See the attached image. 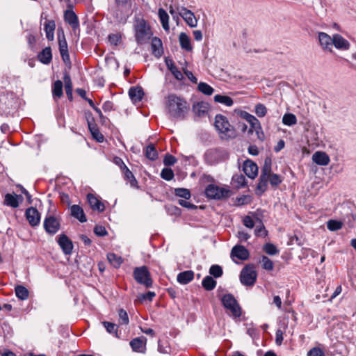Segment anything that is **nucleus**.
I'll return each mask as SVG.
<instances>
[{
	"mask_svg": "<svg viewBox=\"0 0 356 356\" xmlns=\"http://www.w3.org/2000/svg\"><path fill=\"white\" fill-rule=\"evenodd\" d=\"M156 294L153 291H148L145 293L139 294L138 296V299L140 302H143L145 300L152 301L154 297H155Z\"/></svg>",
	"mask_w": 356,
	"mask_h": 356,
	"instance_id": "6e6d98bb",
	"label": "nucleus"
},
{
	"mask_svg": "<svg viewBox=\"0 0 356 356\" xmlns=\"http://www.w3.org/2000/svg\"><path fill=\"white\" fill-rule=\"evenodd\" d=\"M243 170L244 173L250 179H254L258 174L257 164L251 161H246L243 163Z\"/></svg>",
	"mask_w": 356,
	"mask_h": 356,
	"instance_id": "dca6fc26",
	"label": "nucleus"
},
{
	"mask_svg": "<svg viewBox=\"0 0 356 356\" xmlns=\"http://www.w3.org/2000/svg\"><path fill=\"white\" fill-rule=\"evenodd\" d=\"M144 92L141 88H131L129 90V95L134 102H138L143 99Z\"/></svg>",
	"mask_w": 356,
	"mask_h": 356,
	"instance_id": "7c9ffc66",
	"label": "nucleus"
},
{
	"mask_svg": "<svg viewBox=\"0 0 356 356\" xmlns=\"http://www.w3.org/2000/svg\"><path fill=\"white\" fill-rule=\"evenodd\" d=\"M151 48L152 54L156 57H160L163 53L161 40L157 37L152 38Z\"/></svg>",
	"mask_w": 356,
	"mask_h": 356,
	"instance_id": "4be33fe9",
	"label": "nucleus"
},
{
	"mask_svg": "<svg viewBox=\"0 0 356 356\" xmlns=\"http://www.w3.org/2000/svg\"><path fill=\"white\" fill-rule=\"evenodd\" d=\"M179 41L181 49L187 51H191L193 50L191 39L186 33L181 32L179 34Z\"/></svg>",
	"mask_w": 356,
	"mask_h": 356,
	"instance_id": "cd10ccee",
	"label": "nucleus"
},
{
	"mask_svg": "<svg viewBox=\"0 0 356 356\" xmlns=\"http://www.w3.org/2000/svg\"><path fill=\"white\" fill-rule=\"evenodd\" d=\"M89 129L91 131V133L93 136V137L98 141V142H102L104 140V136L100 134L97 129L92 130L90 127V124L88 123Z\"/></svg>",
	"mask_w": 356,
	"mask_h": 356,
	"instance_id": "0e129e2a",
	"label": "nucleus"
},
{
	"mask_svg": "<svg viewBox=\"0 0 356 356\" xmlns=\"http://www.w3.org/2000/svg\"><path fill=\"white\" fill-rule=\"evenodd\" d=\"M52 94L54 97L60 98L63 95V83L60 80L54 82L52 87Z\"/></svg>",
	"mask_w": 356,
	"mask_h": 356,
	"instance_id": "4c0bfd02",
	"label": "nucleus"
},
{
	"mask_svg": "<svg viewBox=\"0 0 356 356\" xmlns=\"http://www.w3.org/2000/svg\"><path fill=\"white\" fill-rule=\"evenodd\" d=\"M94 232L98 236H104L107 234V231L103 226H96L94 228Z\"/></svg>",
	"mask_w": 356,
	"mask_h": 356,
	"instance_id": "338daca9",
	"label": "nucleus"
},
{
	"mask_svg": "<svg viewBox=\"0 0 356 356\" xmlns=\"http://www.w3.org/2000/svg\"><path fill=\"white\" fill-rule=\"evenodd\" d=\"M119 322L120 324L127 325L129 320L127 312L123 309H120L118 311Z\"/></svg>",
	"mask_w": 356,
	"mask_h": 356,
	"instance_id": "3c124183",
	"label": "nucleus"
},
{
	"mask_svg": "<svg viewBox=\"0 0 356 356\" xmlns=\"http://www.w3.org/2000/svg\"><path fill=\"white\" fill-rule=\"evenodd\" d=\"M214 126L222 139L234 138L236 136L235 129L229 124L227 118L221 114L216 115Z\"/></svg>",
	"mask_w": 356,
	"mask_h": 356,
	"instance_id": "f03ea898",
	"label": "nucleus"
},
{
	"mask_svg": "<svg viewBox=\"0 0 356 356\" xmlns=\"http://www.w3.org/2000/svg\"><path fill=\"white\" fill-rule=\"evenodd\" d=\"M56 24L54 20H46L44 24V30L48 40L52 41L54 38Z\"/></svg>",
	"mask_w": 356,
	"mask_h": 356,
	"instance_id": "393cba45",
	"label": "nucleus"
},
{
	"mask_svg": "<svg viewBox=\"0 0 356 356\" xmlns=\"http://www.w3.org/2000/svg\"><path fill=\"white\" fill-rule=\"evenodd\" d=\"M57 241L65 254H70L72 253L73 244L72 241L65 234H60Z\"/></svg>",
	"mask_w": 356,
	"mask_h": 356,
	"instance_id": "ddd939ff",
	"label": "nucleus"
},
{
	"mask_svg": "<svg viewBox=\"0 0 356 356\" xmlns=\"http://www.w3.org/2000/svg\"><path fill=\"white\" fill-rule=\"evenodd\" d=\"M158 15L161 23L163 29L165 31H168L170 29L169 26V15L167 12L162 8L158 10Z\"/></svg>",
	"mask_w": 356,
	"mask_h": 356,
	"instance_id": "c756f323",
	"label": "nucleus"
},
{
	"mask_svg": "<svg viewBox=\"0 0 356 356\" xmlns=\"http://www.w3.org/2000/svg\"><path fill=\"white\" fill-rule=\"evenodd\" d=\"M343 223L341 221L336 220H329L327 222V227L330 231H337L341 229Z\"/></svg>",
	"mask_w": 356,
	"mask_h": 356,
	"instance_id": "a18cd8bd",
	"label": "nucleus"
},
{
	"mask_svg": "<svg viewBox=\"0 0 356 356\" xmlns=\"http://www.w3.org/2000/svg\"><path fill=\"white\" fill-rule=\"evenodd\" d=\"M262 266L267 270H272L273 269V261L266 256H263L261 258Z\"/></svg>",
	"mask_w": 356,
	"mask_h": 356,
	"instance_id": "4d7b16f0",
	"label": "nucleus"
},
{
	"mask_svg": "<svg viewBox=\"0 0 356 356\" xmlns=\"http://www.w3.org/2000/svg\"><path fill=\"white\" fill-rule=\"evenodd\" d=\"M65 21L68 23L74 31L79 29V22L78 17L75 13L70 10H67L64 14Z\"/></svg>",
	"mask_w": 356,
	"mask_h": 356,
	"instance_id": "f3484780",
	"label": "nucleus"
},
{
	"mask_svg": "<svg viewBox=\"0 0 356 356\" xmlns=\"http://www.w3.org/2000/svg\"><path fill=\"white\" fill-rule=\"evenodd\" d=\"M230 256L235 262H236L235 259L244 261L248 259L249 252L244 246L237 245L232 248Z\"/></svg>",
	"mask_w": 356,
	"mask_h": 356,
	"instance_id": "9b49d317",
	"label": "nucleus"
},
{
	"mask_svg": "<svg viewBox=\"0 0 356 356\" xmlns=\"http://www.w3.org/2000/svg\"><path fill=\"white\" fill-rule=\"evenodd\" d=\"M243 118L248 122L250 124V129L249 130L250 133H252L253 131L258 132L259 130L261 129V127L259 121L252 115L245 112L243 114Z\"/></svg>",
	"mask_w": 356,
	"mask_h": 356,
	"instance_id": "412c9836",
	"label": "nucleus"
},
{
	"mask_svg": "<svg viewBox=\"0 0 356 356\" xmlns=\"http://www.w3.org/2000/svg\"><path fill=\"white\" fill-rule=\"evenodd\" d=\"M107 259L111 264L116 268H119L123 262L122 257L114 253H108Z\"/></svg>",
	"mask_w": 356,
	"mask_h": 356,
	"instance_id": "72a5a7b5",
	"label": "nucleus"
},
{
	"mask_svg": "<svg viewBox=\"0 0 356 356\" xmlns=\"http://www.w3.org/2000/svg\"><path fill=\"white\" fill-rule=\"evenodd\" d=\"M25 216L26 220L32 227L37 226L40 223V214L34 207L28 208L26 210Z\"/></svg>",
	"mask_w": 356,
	"mask_h": 356,
	"instance_id": "4468645a",
	"label": "nucleus"
},
{
	"mask_svg": "<svg viewBox=\"0 0 356 356\" xmlns=\"http://www.w3.org/2000/svg\"><path fill=\"white\" fill-rule=\"evenodd\" d=\"M197 88L199 91L206 95H211L214 91L211 86L204 82H200L198 84Z\"/></svg>",
	"mask_w": 356,
	"mask_h": 356,
	"instance_id": "c03bdc74",
	"label": "nucleus"
},
{
	"mask_svg": "<svg viewBox=\"0 0 356 356\" xmlns=\"http://www.w3.org/2000/svg\"><path fill=\"white\" fill-rule=\"evenodd\" d=\"M194 278V272L193 270H186L181 272L177 275V280L181 284H187Z\"/></svg>",
	"mask_w": 356,
	"mask_h": 356,
	"instance_id": "bb28decb",
	"label": "nucleus"
},
{
	"mask_svg": "<svg viewBox=\"0 0 356 356\" xmlns=\"http://www.w3.org/2000/svg\"><path fill=\"white\" fill-rule=\"evenodd\" d=\"M243 225L248 228L252 229L254 226L253 219L249 216H246L244 217V218L243 219Z\"/></svg>",
	"mask_w": 356,
	"mask_h": 356,
	"instance_id": "69168bd1",
	"label": "nucleus"
},
{
	"mask_svg": "<svg viewBox=\"0 0 356 356\" xmlns=\"http://www.w3.org/2000/svg\"><path fill=\"white\" fill-rule=\"evenodd\" d=\"M59 51L61 56V58L65 63L70 62V54L68 52V46L60 47Z\"/></svg>",
	"mask_w": 356,
	"mask_h": 356,
	"instance_id": "864d4df0",
	"label": "nucleus"
},
{
	"mask_svg": "<svg viewBox=\"0 0 356 356\" xmlns=\"http://www.w3.org/2000/svg\"><path fill=\"white\" fill-rule=\"evenodd\" d=\"M108 41L111 44L118 45L121 42V35L119 34H110L108 37Z\"/></svg>",
	"mask_w": 356,
	"mask_h": 356,
	"instance_id": "680f3d73",
	"label": "nucleus"
},
{
	"mask_svg": "<svg viewBox=\"0 0 356 356\" xmlns=\"http://www.w3.org/2000/svg\"><path fill=\"white\" fill-rule=\"evenodd\" d=\"M178 14L183 18L185 22L191 28L196 27L197 20L194 13L185 7L177 8Z\"/></svg>",
	"mask_w": 356,
	"mask_h": 356,
	"instance_id": "1a4fd4ad",
	"label": "nucleus"
},
{
	"mask_svg": "<svg viewBox=\"0 0 356 356\" xmlns=\"http://www.w3.org/2000/svg\"><path fill=\"white\" fill-rule=\"evenodd\" d=\"M167 113L171 119L183 120L189 110L186 100L175 94L169 95L165 102Z\"/></svg>",
	"mask_w": 356,
	"mask_h": 356,
	"instance_id": "f257e3e1",
	"label": "nucleus"
},
{
	"mask_svg": "<svg viewBox=\"0 0 356 356\" xmlns=\"http://www.w3.org/2000/svg\"><path fill=\"white\" fill-rule=\"evenodd\" d=\"M22 200L23 197L20 195L7 193L5 195L4 204L13 208H17L19 207V201Z\"/></svg>",
	"mask_w": 356,
	"mask_h": 356,
	"instance_id": "aec40b11",
	"label": "nucleus"
},
{
	"mask_svg": "<svg viewBox=\"0 0 356 356\" xmlns=\"http://www.w3.org/2000/svg\"><path fill=\"white\" fill-rule=\"evenodd\" d=\"M58 46L65 47L67 45L64 32L62 29H58Z\"/></svg>",
	"mask_w": 356,
	"mask_h": 356,
	"instance_id": "bf43d9fd",
	"label": "nucleus"
},
{
	"mask_svg": "<svg viewBox=\"0 0 356 356\" xmlns=\"http://www.w3.org/2000/svg\"><path fill=\"white\" fill-rule=\"evenodd\" d=\"M64 81H65V89L66 95H67V98L69 99V100L72 101L73 99V95H72L73 89H72V83L70 76H68V75L65 76Z\"/></svg>",
	"mask_w": 356,
	"mask_h": 356,
	"instance_id": "c9c22d12",
	"label": "nucleus"
},
{
	"mask_svg": "<svg viewBox=\"0 0 356 356\" xmlns=\"http://www.w3.org/2000/svg\"><path fill=\"white\" fill-rule=\"evenodd\" d=\"M166 65L177 80L181 81L184 79L183 74L178 70V68L173 63H171V66H169V63L168 60H166Z\"/></svg>",
	"mask_w": 356,
	"mask_h": 356,
	"instance_id": "37998d69",
	"label": "nucleus"
},
{
	"mask_svg": "<svg viewBox=\"0 0 356 356\" xmlns=\"http://www.w3.org/2000/svg\"><path fill=\"white\" fill-rule=\"evenodd\" d=\"M268 181L272 186L276 187L282 183V179L280 175L272 173L269 175Z\"/></svg>",
	"mask_w": 356,
	"mask_h": 356,
	"instance_id": "de8ad7c7",
	"label": "nucleus"
},
{
	"mask_svg": "<svg viewBox=\"0 0 356 356\" xmlns=\"http://www.w3.org/2000/svg\"><path fill=\"white\" fill-rule=\"evenodd\" d=\"M15 292L16 296L21 300H25L29 298V292L28 289L24 286H16L15 288Z\"/></svg>",
	"mask_w": 356,
	"mask_h": 356,
	"instance_id": "2f4dec72",
	"label": "nucleus"
},
{
	"mask_svg": "<svg viewBox=\"0 0 356 356\" xmlns=\"http://www.w3.org/2000/svg\"><path fill=\"white\" fill-rule=\"evenodd\" d=\"M228 159V153L223 149H210L204 154L205 162L211 165H216Z\"/></svg>",
	"mask_w": 356,
	"mask_h": 356,
	"instance_id": "20e7f679",
	"label": "nucleus"
},
{
	"mask_svg": "<svg viewBox=\"0 0 356 356\" xmlns=\"http://www.w3.org/2000/svg\"><path fill=\"white\" fill-rule=\"evenodd\" d=\"M135 280L140 284L144 285L147 288L152 286V280L150 273L145 266L136 267L133 273Z\"/></svg>",
	"mask_w": 356,
	"mask_h": 356,
	"instance_id": "423d86ee",
	"label": "nucleus"
},
{
	"mask_svg": "<svg viewBox=\"0 0 356 356\" xmlns=\"http://www.w3.org/2000/svg\"><path fill=\"white\" fill-rule=\"evenodd\" d=\"M272 171V159L270 157H266L264 160V165L261 168V175L269 177Z\"/></svg>",
	"mask_w": 356,
	"mask_h": 356,
	"instance_id": "e433bc0d",
	"label": "nucleus"
},
{
	"mask_svg": "<svg viewBox=\"0 0 356 356\" xmlns=\"http://www.w3.org/2000/svg\"><path fill=\"white\" fill-rule=\"evenodd\" d=\"M145 156L152 161H154L158 158V152L153 145H149L146 147Z\"/></svg>",
	"mask_w": 356,
	"mask_h": 356,
	"instance_id": "a19ab883",
	"label": "nucleus"
},
{
	"mask_svg": "<svg viewBox=\"0 0 356 356\" xmlns=\"http://www.w3.org/2000/svg\"><path fill=\"white\" fill-rule=\"evenodd\" d=\"M257 280V273L252 265L245 266L240 273V281L245 286H252Z\"/></svg>",
	"mask_w": 356,
	"mask_h": 356,
	"instance_id": "0eeeda50",
	"label": "nucleus"
},
{
	"mask_svg": "<svg viewBox=\"0 0 356 356\" xmlns=\"http://www.w3.org/2000/svg\"><path fill=\"white\" fill-rule=\"evenodd\" d=\"M38 60L43 64H49L52 60V54L50 47H45L38 55Z\"/></svg>",
	"mask_w": 356,
	"mask_h": 356,
	"instance_id": "a878e982",
	"label": "nucleus"
},
{
	"mask_svg": "<svg viewBox=\"0 0 356 356\" xmlns=\"http://www.w3.org/2000/svg\"><path fill=\"white\" fill-rule=\"evenodd\" d=\"M87 200L90 208L94 211L102 212L105 209L104 204L93 194L89 193Z\"/></svg>",
	"mask_w": 356,
	"mask_h": 356,
	"instance_id": "a211bd4d",
	"label": "nucleus"
},
{
	"mask_svg": "<svg viewBox=\"0 0 356 356\" xmlns=\"http://www.w3.org/2000/svg\"><path fill=\"white\" fill-rule=\"evenodd\" d=\"M44 228L49 234H55L60 229V222L54 216H47L44 220Z\"/></svg>",
	"mask_w": 356,
	"mask_h": 356,
	"instance_id": "9d476101",
	"label": "nucleus"
},
{
	"mask_svg": "<svg viewBox=\"0 0 356 356\" xmlns=\"http://www.w3.org/2000/svg\"><path fill=\"white\" fill-rule=\"evenodd\" d=\"M145 338H135L130 341V346L134 351L144 353L145 350Z\"/></svg>",
	"mask_w": 356,
	"mask_h": 356,
	"instance_id": "5701e85b",
	"label": "nucleus"
},
{
	"mask_svg": "<svg viewBox=\"0 0 356 356\" xmlns=\"http://www.w3.org/2000/svg\"><path fill=\"white\" fill-rule=\"evenodd\" d=\"M209 273L214 277H220L222 275V269L218 265H212L209 269Z\"/></svg>",
	"mask_w": 356,
	"mask_h": 356,
	"instance_id": "603ef678",
	"label": "nucleus"
},
{
	"mask_svg": "<svg viewBox=\"0 0 356 356\" xmlns=\"http://www.w3.org/2000/svg\"><path fill=\"white\" fill-rule=\"evenodd\" d=\"M229 191L215 184H209L205 188L207 197L213 200H220L229 197Z\"/></svg>",
	"mask_w": 356,
	"mask_h": 356,
	"instance_id": "6e6552de",
	"label": "nucleus"
},
{
	"mask_svg": "<svg viewBox=\"0 0 356 356\" xmlns=\"http://www.w3.org/2000/svg\"><path fill=\"white\" fill-rule=\"evenodd\" d=\"M161 177L166 181H170L174 177V172L171 168H165L161 170Z\"/></svg>",
	"mask_w": 356,
	"mask_h": 356,
	"instance_id": "09e8293b",
	"label": "nucleus"
},
{
	"mask_svg": "<svg viewBox=\"0 0 356 356\" xmlns=\"http://www.w3.org/2000/svg\"><path fill=\"white\" fill-rule=\"evenodd\" d=\"M176 162L177 159L171 154H166L163 159V164L165 166L173 165Z\"/></svg>",
	"mask_w": 356,
	"mask_h": 356,
	"instance_id": "052dcab7",
	"label": "nucleus"
},
{
	"mask_svg": "<svg viewBox=\"0 0 356 356\" xmlns=\"http://www.w3.org/2000/svg\"><path fill=\"white\" fill-rule=\"evenodd\" d=\"M318 36L321 48L325 51L332 52L333 36L330 37L327 33L324 32H319Z\"/></svg>",
	"mask_w": 356,
	"mask_h": 356,
	"instance_id": "f8f14e48",
	"label": "nucleus"
},
{
	"mask_svg": "<svg viewBox=\"0 0 356 356\" xmlns=\"http://www.w3.org/2000/svg\"><path fill=\"white\" fill-rule=\"evenodd\" d=\"M264 250L270 255H275L278 252L277 248L272 243H266L264 246Z\"/></svg>",
	"mask_w": 356,
	"mask_h": 356,
	"instance_id": "13d9d810",
	"label": "nucleus"
},
{
	"mask_svg": "<svg viewBox=\"0 0 356 356\" xmlns=\"http://www.w3.org/2000/svg\"><path fill=\"white\" fill-rule=\"evenodd\" d=\"M216 281L211 276H206L202 281V285L207 291L213 290L216 286Z\"/></svg>",
	"mask_w": 356,
	"mask_h": 356,
	"instance_id": "473e14b6",
	"label": "nucleus"
},
{
	"mask_svg": "<svg viewBox=\"0 0 356 356\" xmlns=\"http://www.w3.org/2000/svg\"><path fill=\"white\" fill-rule=\"evenodd\" d=\"M102 324L108 333L117 334L118 326L116 324L108 321H104Z\"/></svg>",
	"mask_w": 356,
	"mask_h": 356,
	"instance_id": "8fccbe9b",
	"label": "nucleus"
},
{
	"mask_svg": "<svg viewBox=\"0 0 356 356\" xmlns=\"http://www.w3.org/2000/svg\"><path fill=\"white\" fill-rule=\"evenodd\" d=\"M122 171L123 172L124 179L130 182L131 186L136 187L137 185V181L129 169L127 167Z\"/></svg>",
	"mask_w": 356,
	"mask_h": 356,
	"instance_id": "58836bf2",
	"label": "nucleus"
},
{
	"mask_svg": "<svg viewBox=\"0 0 356 356\" xmlns=\"http://www.w3.org/2000/svg\"><path fill=\"white\" fill-rule=\"evenodd\" d=\"M71 215L79 220L81 222H85L87 221L86 215L83 209L77 204H74L70 207Z\"/></svg>",
	"mask_w": 356,
	"mask_h": 356,
	"instance_id": "b1692460",
	"label": "nucleus"
},
{
	"mask_svg": "<svg viewBox=\"0 0 356 356\" xmlns=\"http://www.w3.org/2000/svg\"><path fill=\"white\" fill-rule=\"evenodd\" d=\"M312 161L319 165H327L330 161L329 156L324 152L317 151L312 155Z\"/></svg>",
	"mask_w": 356,
	"mask_h": 356,
	"instance_id": "6ab92c4d",
	"label": "nucleus"
},
{
	"mask_svg": "<svg viewBox=\"0 0 356 356\" xmlns=\"http://www.w3.org/2000/svg\"><path fill=\"white\" fill-rule=\"evenodd\" d=\"M267 113L266 107L262 104H257L255 106V113L259 118H263Z\"/></svg>",
	"mask_w": 356,
	"mask_h": 356,
	"instance_id": "5fc2aeb1",
	"label": "nucleus"
},
{
	"mask_svg": "<svg viewBox=\"0 0 356 356\" xmlns=\"http://www.w3.org/2000/svg\"><path fill=\"white\" fill-rule=\"evenodd\" d=\"M209 110V104L204 102H197L193 106V111L199 117L204 115Z\"/></svg>",
	"mask_w": 356,
	"mask_h": 356,
	"instance_id": "c85d7f7f",
	"label": "nucleus"
},
{
	"mask_svg": "<svg viewBox=\"0 0 356 356\" xmlns=\"http://www.w3.org/2000/svg\"><path fill=\"white\" fill-rule=\"evenodd\" d=\"M269 177L265 175H260L259 183L257 185V190L259 191L261 193L265 192L267 189L268 181Z\"/></svg>",
	"mask_w": 356,
	"mask_h": 356,
	"instance_id": "ea45409f",
	"label": "nucleus"
},
{
	"mask_svg": "<svg viewBox=\"0 0 356 356\" xmlns=\"http://www.w3.org/2000/svg\"><path fill=\"white\" fill-rule=\"evenodd\" d=\"M254 234L257 236H266L267 235V231L264 225H261L260 227H256Z\"/></svg>",
	"mask_w": 356,
	"mask_h": 356,
	"instance_id": "774afa93",
	"label": "nucleus"
},
{
	"mask_svg": "<svg viewBox=\"0 0 356 356\" xmlns=\"http://www.w3.org/2000/svg\"><path fill=\"white\" fill-rule=\"evenodd\" d=\"M134 37L138 44L147 43L152 36L150 26L144 19H138L134 24Z\"/></svg>",
	"mask_w": 356,
	"mask_h": 356,
	"instance_id": "7ed1b4c3",
	"label": "nucleus"
},
{
	"mask_svg": "<svg viewBox=\"0 0 356 356\" xmlns=\"http://www.w3.org/2000/svg\"><path fill=\"white\" fill-rule=\"evenodd\" d=\"M282 122L287 126H292L297 123V118L294 114L286 113L282 118Z\"/></svg>",
	"mask_w": 356,
	"mask_h": 356,
	"instance_id": "79ce46f5",
	"label": "nucleus"
},
{
	"mask_svg": "<svg viewBox=\"0 0 356 356\" xmlns=\"http://www.w3.org/2000/svg\"><path fill=\"white\" fill-rule=\"evenodd\" d=\"M324 352L320 348L314 347L307 353V356H324Z\"/></svg>",
	"mask_w": 356,
	"mask_h": 356,
	"instance_id": "e2e57ef3",
	"label": "nucleus"
},
{
	"mask_svg": "<svg viewBox=\"0 0 356 356\" xmlns=\"http://www.w3.org/2000/svg\"><path fill=\"white\" fill-rule=\"evenodd\" d=\"M214 100L216 102L220 103L227 106H231L234 104L233 99L226 95H216L214 96Z\"/></svg>",
	"mask_w": 356,
	"mask_h": 356,
	"instance_id": "f704fd0d",
	"label": "nucleus"
},
{
	"mask_svg": "<svg viewBox=\"0 0 356 356\" xmlns=\"http://www.w3.org/2000/svg\"><path fill=\"white\" fill-rule=\"evenodd\" d=\"M222 303L233 318H239L241 316V308L233 295L228 293L223 296Z\"/></svg>",
	"mask_w": 356,
	"mask_h": 356,
	"instance_id": "39448f33",
	"label": "nucleus"
},
{
	"mask_svg": "<svg viewBox=\"0 0 356 356\" xmlns=\"http://www.w3.org/2000/svg\"><path fill=\"white\" fill-rule=\"evenodd\" d=\"M175 195L182 197L185 200H188L191 198V192L188 189L184 188H178L175 189Z\"/></svg>",
	"mask_w": 356,
	"mask_h": 356,
	"instance_id": "49530a36",
	"label": "nucleus"
},
{
	"mask_svg": "<svg viewBox=\"0 0 356 356\" xmlns=\"http://www.w3.org/2000/svg\"><path fill=\"white\" fill-rule=\"evenodd\" d=\"M333 45L339 50L346 51L350 49V42L339 34L333 35Z\"/></svg>",
	"mask_w": 356,
	"mask_h": 356,
	"instance_id": "2eb2a0df",
	"label": "nucleus"
}]
</instances>
